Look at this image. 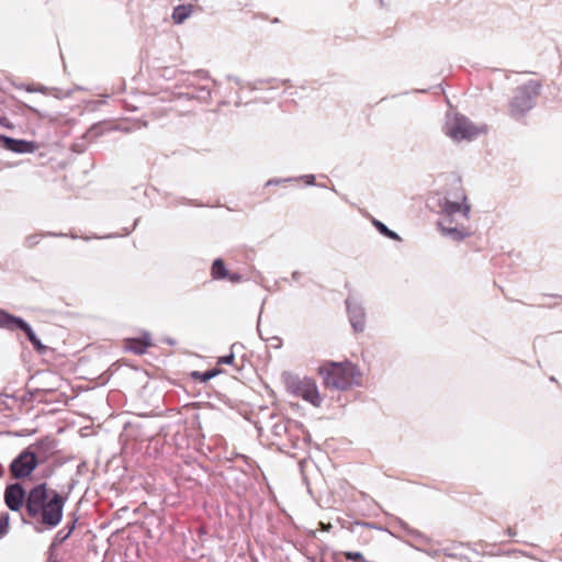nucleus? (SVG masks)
<instances>
[{
  "label": "nucleus",
  "instance_id": "20",
  "mask_svg": "<svg viewBox=\"0 0 562 562\" xmlns=\"http://www.w3.org/2000/svg\"><path fill=\"white\" fill-rule=\"evenodd\" d=\"M70 537L69 532L65 531V530H59L56 536H55V539H54V543L55 544H60L63 543L66 539H68Z\"/></svg>",
  "mask_w": 562,
  "mask_h": 562
},
{
  "label": "nucleus",
  "instance_id": "17",
  "mask_svg": "<svg viewBox=\"0 0 562 562\" xmlns=\"http://www.w3.org/2000/svg\"><path fill=\"white\" fill-rule=\"evenodd\" d=\"M222 371L218 370V369H213V370H209V371H205V372H193L192 373V376L194 380H199L201 382H207L209 380H211L212 378L216 376L217 374H220Z\"/></svg>",
  "mask_w": 562,
  "mask_h": 562
},
{
  "label": "nucleus",
  "instance_id": "21",
  "mask_svg": "<svg viewBox=\"0 0 562 562\" xmlns=\"http://www.w3.org/2000/svg\"><path fill=\"white\" fill-rule=\"evenodd\" d=\"M235 357L233 352L228 356L220 357L217 360V364H234Z\"/></svg>",
  "mask_w": 562,
  "mask_h": 562
},
{
  "label": "nucleus",
  "instance_id": "14",
  "mask_svg": "<svg viewBox=\"0 0 562 562\" xmlns=\"http://www.w3.org/2000/svg\"><path fill=\"white\" fill-rule=\"evenodd\" d=\"M192 12V5H178L172 11V20L175 23L180 24L190 16Z\"/></svg>",
  "mask_w": 562,
  "mask_h": 562
},
{
  "label": "nucleus",
  "instance_id": "11",
  "mask_svg": "<svg viewBox=\"0 0 562 562\" xmlns=\"http://www.w3.org/2000/svg\"><path fill=\"white\" fill-rule=\"evenodd\" d=\"M150 346H153V342L148 334L139 338H127L124 340V348L135 355L145 353Z\"/></svg>",
  "mask_w": 562,
  "mask_h": 562
},
{
  "label": "nucleus",
  "instance_id": "18",
  "mask_svg": "<svg viewBox=\"0 0 562 562\" xmlns=\"http://www.w3.org/2000/svg\"><path fill=\"white\" fill-rule=\"evenodd\" d=\"M9 526V514L3 513L0 515V537L7 532Z\"/></svg>",
  "mask_w": 562,
  "mask_h": 562
},
{
  "label": "nucleus",
  "instance_id": "5",
  "mask_svg": "<svg viewBox=\"0 0 562 562\" xmlns=\"http://www.w3.org/2000/svg\"><path fill=\"white\" fill-rule=\"evenodd\" d=\"M38 464L33 446L23 450L10 464V473L16 480L25 479L32 474Z\"/></svg>",
  "mask_w": 562,
  "mask_h": 562
},
{
  "label": "nucleus",
  "instance_id": "10",
  "mask_svg": "<svg viewBox=\"0 0 562 562\" xmlns=\"http://www.w3.org/2000/svg\"><path fill=\"white\" fill-rule=\"evenodd\" d=\"M211 276L214 280L228 279L232 283H238L241 281V276L236 272H229L221 258L214 260L211 268Z\"/></svg>",
  "mask_w": 562,
  "mask_h": 562
},
{
  "label": "nucleus",
  "instance_id": "23",
  "mask_svg": "<svg viewBox=\"0 0 562 562\" xmlns=\"http://www.w3.org/2000/svg\"><path fill=\"white\" fill-rule=\"evenodd\" d=\"M280 183L285 184V183H286V181H271V180H270V181H268V182H267L266 187H270V186H272V184H280Z\"/></svg>",
  "mask_w": 562,
  "mask_h": 562
},
{
  "label": "nucleus",
  "instance_id": "13",
  "mask_svg": "<svg viewBox=\"0 0 562 562\" xmlns=\"http://www.w3.org/2000/svg\"><path fill=\"white\" fill-rule=\"evenodd\" d=\"M350 323L356 331H362L364 328V314L360 308L349 311Z\"/></svg>",
  "mask_w": 562,
  "mask_h": 562
},
{
  "label": "nucleus",
  "instance_id": "22",
  "mask_svg": "<svg viewBox=\"0 0 562 562\" xmlns=\"http://www.w3.org/2000/svg\"><path fill=\"white\" fill-rule=\"evenodd\" d=\"M76 522H77V519H74V520L71 521V524H69V525L67 526V532H69V535H71V533H72V531L75 530V528H76Z\"/></svg>",
  "mask_w": 562,
  "mask_h": 562
},
{
  "label": "nucleus",
  "instance_id": "25",
  "mask_svg": "<svg viewBox=\"0 0 562 562\" xmlns=\"http://www.w3.org/2000/svg\"><path fill=\"white\" fill-rule=\"evenodd\" d=\"M509 535H515L512 529H508Z\"/></svg>",
  "mask_w": 562,
  "mask_h": 562
},
{
  "label": "nucleus",
  "instance_id": "12",
  "mask_svg": "<svg viewBox=\"0 0 562 562\" xmlns=\"http://www.w3.org/2000/svg\"><path fill=\"white\" fill-rule=\"evenodd\" d=\"M3 146L4 148L15 151V153H25L31 151L33 146L31 143L25 140H19L13 138H3Z\"/></svg>",
  "mask_w": 562,
  "mask_h": 562
},
{
  "label": "nucleus",
  "instance_id": "9",
  "mask_svg": "<svg viewBox=\"0 0 562 562\" xmlns=\"http://www.w3.org/2000/svg\"><path fill=\"white\" fill-rule=\"evenodd\" d=\"M13 324H16L19 328H21L27 336L29 340L32 342V345L37 349H42L43 346L41 345L40 339L36 337L33 329L23 321L16 319L8 314L1 313L0 314V325L10 327Z\"/></svg>",
  "mask_w": 562,
  "mask_h": 562
},
{
  "label": "nucleus",
  "instance_id": "2",
  "mask_svg": "<svg viewBox=\"0 0 562 562\" xmlns=\"http://www.w3.org/2000/svg\"><path fill=\"white\" fill-rule=\"evenodd\" d=\"M324 387L346 391L362 383L360 369L349 360L341 362L324 361L317 368Z\"/></svg>",
  "mask_w": 562,
  "mask_h": 562
},
{
  "label": "nucleus",
  "instance_id": "8",
  "mask_svg": "<svg viewBox=\"0 0 562 562\" xmlns=\"http://www.w3.org/2000/svg\"><path fill=\"white\" fill-rule=\"evenodd\" d=\"M25 491L20 484H12L5 488L4 501L11 510H20L26 504Z\"/></svg>",
  "mask_w": 562,
  "mask_h": 562
},
{
  "label": "nucleus",
  "instance_id": "15",
  "mask_svg": "<svg viewBox=\"0 0 562 562\" xmlns=\"http://www.w3.org/2000/svg\"><path fill=\"white\" fill-rule=\"evenodd\" d=\"M373 225L382 235L393 240H401V237L395 232L389 229L382 222L374 220Z\"/></svg>",
  "mask_w": 562,
  "mask_h": 562
},
{
  "label": "nucleus",
  "instance_id": "1",
  "mask_svg": "<svg viewBox=\"0 0 562 562\" xmlns=\"http://www.w3.org/2000/svg\"><path fill=\"white\" fill-rule=\"evenodd\" d=\"M65 503V496L42 483L29 492L26 513L34 522L53 529L61 521Z\"/></svg>",
  "mask_w": 562,
  "mask_h": 562
},
{
  "label": "nucleus",
  "instance_id": "24",
  "mask_svg": "<svg viewBox=\"0 0 562 562\" xmlns=\"http://www.w3.org/2000/svg\"><path fill=\"white\" fill-rule=\"evenodd\" d=\"M3 138H8L7 136L0 135V142L3 143Z\"/></svg>",
  "mask_w": 562,
  "mask_h": 562
},
{
  "label": "nucleus",
  "instance_id": "7",
  "mask_svg": "<svg viewBox=\"0 0 562 562\" xmlns=\"http://www.w3.org/2000/svg\"><path fill=\"white\" fill-rule=\"evenodd\" d=\"M479 128L464 116H454L446 124V134L454 140H470L479 134Z\"/></svg>",
  "mask_w": 562,
  "mask_h": 562
},
{
  "label": "nucleus",
  "instance_id": "4",
  "mask_svg": "<svg viewBox=\"0 0 562 562\" xmlns=\"http://www.w3.org/2000/svg\"><path fill=\"white\" fill-rule=\"evenodd\" d=\"M285 383L292 394L302 397L316 407L321 406L322 396L313 378L289 375Z\"/></svg>",
  "mask_w": 562,
  "mask_h": 562
},
{
  "label": "nucleus",
  "instance_id": "3",
  "mask_svg": "<svg viewBox=\"0 0 562 562\" xmlns=\"http://www.w3.org/2000/svg\"><path fill=\"white\" fill-rule=\"evenodd\" d=\"M541 85L539 81L530 80L518 87L509 103V112L514 117H521L535 105L536 98L540 94Z\"/></svg>",
  "mask_w": 562,
  "mask_h": 562
},
{
  "label": "nucleus",
  "instance_id": "16",
  "mask_svg": "<svg viewBox=\"0 0 562 562\" xmlns=\"http://www.w3.org/2000/svg\"><path fill=\"white\" fill-rule=\"evenodd\" d=\"M440 225L442 226L443 233L451 235L454 239L460 240L470 236V233L467 231L458 229L457 227L443 226L442 223H440Z\"/></svg>",
  "mask_w": 562,
  "mask_h": 562
},
{
  "label": "nucleus",
  "instance_id": "6",
  "mask_svg": "<svg viewBox=\"0 0 562 562\" xmlns=\"http://www.w3.org/2000/svg\"><path fill=\"white\" fill-rule=\"evenodd\" d=\"M441 213L447 218H452L460 213L465 220L469 218L471 206L467 202L464 190L460 187L452 196H446L441 203Z\"/></svg>",
  "mask_w": 562,
  "mask_h": 562
},
{
  "label": "nucleus",
  "instance_id": "19",
  "mask_svg": "<svg viewBox=\"0 0 562 562\" xmlns=\"http://www.w3.org/2000/svg\"><path fill=\"white\" fill-rule=\"evenodd\" d=\"M344 557L350 561H364L363 555L360 552H344Z\"/></svg>",
  "mask_w": 562,
  "mask_h": 562
}]
</instances>
